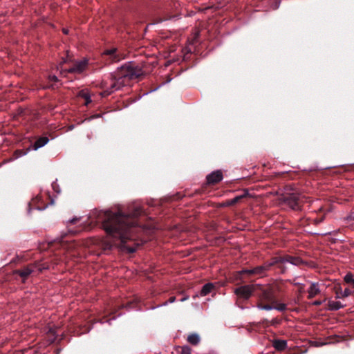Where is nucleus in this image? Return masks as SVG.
<instances>
[{
    "instance_id": "nucleus-7",
    "label": "nucleus",
    "mask_w": 354,
    "mask_h": 354,
    "mask_svg": "<svg viewBox=\"0 0 354 354\" xmlns=\"http://www.w3.org/2000/svg\"><path fill=\"white\" fill-rule=\"evenodd\" d=\"M37 263H30L22 269L15 270L12 272L13 275L17 274L21 278L22 283H25L29 276L35 271Z\"/></svg>"
},
{
    "instance_id": "nucleus-15",
    "label": "nucleus",
    "mask_w": 354,
    "mask_h": 354,
    "mask_svg": "<svg viewBox=\"0 0 354 354\" xmlns=\"http://www.w3.org/2000/svg\"><path fill=\"white\" fill-rule=\"evenodd\" d=\"M187 340L192 345L196 346L199 344L201 338L198 334L192 333L188 335Z\"/></svg>"
},
{
    "instance_id": "nucleus-4",
    "label": "nucleus",
    "mask_w": 354,
    "mask_h": 354,
    "mask_svg": "<svg viewBox=\"0 0 354 354\" xmlns=\"http://www.w3.org/2000/svg\"><path fill=\"white\" fill-rule=\"evenodd\" d=\"M290 263L293 265L298 266L303 263L301 258L298 257H292L288 254L283 256H277L272 257L270 261H266L263 265L257 266L251 270H245L243 272L248 274L261 275L268 271L272 266L277 265L279 268H283L282 265L284 263Z\"/></svg>"
},
{
    "instance_id": "nucleus-33",
    "label": "nucleus",
    "mask_w": 354,
    "mask_h": 354,
    "mask_svg": "<svg viewBox=\"0 0 354 354\" xmlns=\"http://www.w3.org/2000/svg\"><path fill=\"white\" fill-rule=\"evenodd\" d=\"M73 128H74V125H71V126H69V127H68V130H72V129H73Z\"/></svg>"
},
{
    "instance_id": "nucleus-25",
    "label": "nucleus",
    "mask_w": 354,
    "mask_h": 354,
    "mask_svg": "<svg viewBox=\"0 0 354 354\" xmlns=\"http://www.w3.org/2000/svg\"><path fill=\"white\" fill-rule=\"evenodd\" d=\"M48 80L50 82H58V78L56 75H49L48 77Z\"/></svg>"
},
{
    "instance_id": "nucleus-5",
    "label": "nucleus",
    "mask_w": 354,
    "mask_h": 354,
    "mask_svg": "<svg viewBox=\"0 0 354 354\" xmlns=\"http://www.w3.org/2000/svg\"><path fill=\"white\" fill-rule=\"evenodd\" d=\"M88 65V60L86 58H84L82 60L75 61L73 66L68 68H62V64H60L59 66H57V69L60 71V74L64 76H66L67 73L80 75L83 73L86 70Z\"/></svg>"
},
{
    "instance_id": "nucleus-9",
    "label": "nucleus",
    "mask_w": 354,
    "mask_h": 354,
    "mask_svg": "<svg viewBox=\"0 0 354 354\" xmlns=\"http://www.w3.org/2000/svg\"><path fill=\"white\" fill-rule=\"evenodd\" d=\"M223 178V172L221 170H216L206 176L207 184L216 185Z\"/></svg>"
},
{
    "instance_id": "nucleus-19",
    "label": "nucleus",
    "mask_w": 354,
    "mask_h": 354,
    "mask_svg": "<svg viewBox=\"0 0 354 354\" xmlns=\"http://www.w3.org/2000/svg\"><path fill=\"white\" fill-rule=\"evenodd\" d=\"M79 96L84 98L85 100L84 104L87 106L88 104L91 102V95H89L88 91L82 90L79 93Z\"/></svg>"
},
{
    "instance_id": "nucleus-3",
    "label": "nucleus",
    "mask_w": 354,
    "mask_h": 354,
    "mask_svg": "<svg viewBox=\"0 0 354 354\" xmlns=\"http://www.w3.org/2000/svg\"><path fill=\"white\" fill-rule=\"evenodd\" d=\"M118 73L117 75L109 74L103 77L100 84V87L103 89L100 93L102 97L119 90L128 84L131 80L139 77L142 75V71L135 63L130 62L122 66Z\"/></svg>"
},
{
    "instance_id": "nucleus-22",
    "label": "nucleus",
    "mask_w": 354,
    "mask_h": 354,
    "mask_svg": "<svg viewBox=\"0 0 354 354\" xmlns=\"http://www.w3.org/2000/svg\"><path fill=\"white\" fill-rule=\"evenodd\" d=\"M352 293L351 290H350L348 288H346L344 291L342 295H339V293L337 292V298H344L346 297H348Z\"/></svg>"
},
{
    "instance_id": "nucleus-34",
    "label": "nucleus",
    "mask_w": 354,
    "mask_h": 354,
    "mask_svg": "<svg viewBox=\"0 0 354 354\" xmlns=\"http://www.w3.org/2000/svg\"><path fill=\"white\" fill-rule=\"evenodd\" d=\"M341 241V240L340 239H335L333 242L335 243L336 241Z\"/></svg>"
},
{
    "instance_id": "nucleus-13",
    "label": "nucleus",
    "mask_w": 354,
    "mask_h": 354,
    "mask_svg": "<svg viewBox=\"0 0 354 354\" xmlns=\"http://www.w3.org/2000/svg\"><path fill=\"white\" fill-rule=\"evenodd\" d=\"M49 141L48 137L44 136L39 138L33 144V149L37 150L45 146Z\"/></svg>"
},
{
    "instance_id": "nucleus-18",
    "label": "nucleus",
    "mask_w": 354,
    "mask_h": 354,
    "mask_svg": "<svg viewBox=\"0 0 354 354\" xmlns=\"http://www.w3.org/2000/svg\"><path fill=\"white\" fill-rule=\"evenodd\" d=\"M343 307L344 306L339 301H329L328 303V308L330 310H337Z\"/></svg>"
},
{
    "instance_id": "nucleus-14",
    "label": "nucleus",
    "mask_w": 354,
    "mask_h": 354,
    "mask_svg": "<svg viewBox=\"0 0 354 354\" xmlns=\"http://www.w3.org/2000/svg\"><path fill=\"white\" fill-rule=\"evenodd\" d=\"M308 299H312L314 297H315L317 295L319 294L320 290L318 288L317 283H313L310 285V286L308 290Z\"/></svg>"
},
{
    "instance_id": "nucleus-28",
    "label": "nucleus",
    "mask_w": 354,
    "mask_h": 354,
    "mask_svg": "<svg viewBox=\"0 0 354 354\" xmlns=\"http://www.w3.org/2000/svg\"><path fill=\"white\" fill-rule=\"evenodd\" d=\"M80 218H77V217H75L71 220H69L68 221V223H70V224H73L75 223L77 221H78Z\"/></svg>"
},
{
    "instance_id": "nucleus-6",
    "label": "nucleus",
    "mask_w": 354,
    "mask_h": 354,
    "mask_svg": "<svg viewBox=\"0 0 354 354\" xmlns=\"http://www.w3.org/2000/svg\"><path fill=\"white\" fill-rule=\"evenodd\" d=\"M102 55L109 64L116 63L125 58V55L117 48L104 50Z\"/></svg>"
},
{
    "instance_id": "nucleus-12",
    "label": "nucleus",
    "mask_w": 354,
    "mask_h": 354,
    "mask_svg": "<svg viewBox=\"0 0 354 354\" xmlns=\"http://www.w3.org/2000/svg\"><path fill=\"white\" fill-rule=\"evenodd\" d=\"M273 347L278 351H283L287 348V341L282 339H274L272 342Z\"/></svg>"
},
{
    "instance_id": "nucleus-17",
    "label": "nucleus",
    "mask_w": 354,
    "mask_h": 354,
    "mask_svg": "<svg viewBox=\"0 0 354 354\" xmlns=\"http://www.w3.org/2000/svg\"><path fill=\"white\" fill-rule=\"evenodd\" d=\"M245 195H240L234 197L232 199L227 200L225 203H223L222 205H221V207H226V206H231L234 205L236 203H238L241 199H242Z\"/></svg>"
},
{
    "instance_id": "nucleus-32",
    "label": "nucleus",
    "mask_w": 354,
    "mask_h": 354,
    "mask_svg": "<svg viewBox=\"0 0 354 354\" xmlns=\"http://www.w3.org/2000/svg\"><path fill=\"white\" fill-rule=\"evenodd\" d=\"M62 31L65 35H67L68 33V30L66 28H63Z\"/></svg>"
},
{
    "instance_id": "nucleus-21",
    "label": "nucleus",
    "mask_w": 354,
    "mask_h": 354,
    "mask_svg": "<svg viewBox=\"0 0 354 354\" xmlns=\"http://www.w3.org/2000/svg\"><path fill=\"white\" fill-rule=\"evenodd\" d=\"M191 348L188 346H178L176 351L180 354H191Z\"/></svg>"
},
{
    "instance_id": "nucleus-16",
    "label": "nucleus",
    "mask_w": 354,
    "mask_h": 354,
    "mask_svg": "<svg viewBox=\"0 0 354 354\" xmlns=\"http://www.w3.org/2000/svg\"><path fill=\"white\" fill-rule=\"evenodd\" d=\"M214 288V285L212 283H207L205 284L201 290V296H205L210 293L212 290Z\"/></svg>"
},
{
    "instance_id": "nucleus-31",
    "label": "nucleus",
    "mask_w": 354,
    "mask_h": 354,
    "mask_svg": "<svg viewBox=\"0 0 354 354\" xmlns=\"http://www.w3.org/2000/svg\"><path fill=\"white\" fill-rule=\"evenodd\" d=\"M176 300V297H171L169 299V303H173Z\"/></svg>"
},
{
    "instance_id": "nucleus-35",
    "label": "nucleus",
    "mask_w": 354,
    "mask_h": 354,
    "mask_svg": "<svg viewBox=\"0 0 354 354\" xmlns=\"http://www.w3.org/2000/svg\"><path fill=\"white\" fill-rule=\"evenodd\" d=\"M351 283L353 284V288H354V279H353V281H352V283Z\"/></svg>"
},
{
    "instance_id": "nucleus-24",
    "label": "nucleus",
    "mask_w": 354,
    "mask_h": 354,
    "mask_svg": "<svg viewBox=\"0 0 354 354\" xmlns=\"http://www.w3.org/2000/svg\"><path fill=\"white\" fill-rule=\"evenodd\" d=\"M353 277L352 275V274L351 273H348L345 277H344V281L347 283H351L352 281H353Z\"/></svg>"
},
{
    "instance_id": "nucleus-10",
    "label": "nucleus",
    "mask_w": 354,
    "mask_h": 354,
    "mask_svg": "<svg viewBox=\"0 0 354 354\" xmlns=\"http://www.w3.org/2000/svg\"><path fill=\"white\" fill-rule=\"evenodd\" d=\"M80 231V230L73 231L71 230H68L67 232L62 233V234L59 237H57L54 240H53L51 241H48L47 243H48V244H50V243H72L71 241H69V240L64 241V239L65 237H66L67 236L73 235Z\"/></svg>"
},
{
    "instance_id": "nucleus-2",
    "label": "nucleus",
    "mask_w": 354,
    "mask_h": 354,
    "mask_svg": "<svg viewBox=\"0 0 354 354\" xmlns=\"http://www.w3.org/2000/svg\"><path fill=\"white\" fill-rule=\"evenodd\" d=\"M236 295L244 299H248L253 293L257 297V307L259 309L270 310L276 309L283 312L286 310L285 304L279 303L277 297L278 288L275 286H242L235 289Z\"/></svg>"
},
{
    "instance_id": "nucleus-30",
    "label": "nucleus",
    "mask_w": 354,
    "mask_h": 354,
    "mask_svg": "<svg viewBox=\"0 0 354 354\" xmlns=\"http://www.w3.org/2000/svg\"><path fill=\"white\" fill-rule=\"evenodd\" d=\"M347 220L354 221V213H351L348 217Z\"/></svg>"
},
{
    "instance_id": "nucleus-20",
    "label": "nucleus",
    "mask_w": 354,
    "mask_h": 354,
    "mask_svg": "<svg viewBox=\"0 0 354 354\" xmlns=\"http://www.w3.org/2000/svg\"><path fill=\"white\" fill-rule=\"evenodd\" d=\"M47 334L48 337V340L50 342V343L55 342L58 336V335L57 334L56 329L50 328Z\"/></svg>"
},
{
    "instance_id": "nucleus-26",
    "label": "nucleus",
    "mask_w": 354,
    "mask_h": 354,
    "mask_svg": "<svg viewBox=\"0 0 354 354\" xmlns=\"http://www.w3.org/2000/svg\"><path fill=\"white\" fill-rule=\"evenodd\" d=\"M337 292L339 293V295H341L343 293V291H342V288L340 286L337 288L336 290H335L336 297H337Z\"/></svg>"
},
{
    "instance_id": "nucleus-1",
    "label": "nucleus",
    "mask_w": 354,
    "mask_h": 354,
    "mask_svg": "<svg viewBox=\"0 0 354 354\" xmlns=\"http://www.w3.org/2000/svg\"><path fill=\"white\" fill-rule=\"evenodd\" d=\"M142 212L137 207L131 214H123L120 211L113 213L110 211L100 212L102 225L105 232L113 237L121 240V243L127 241H134V233L138 230L137 217Z\"/></svg>"
},
{
    "instance_id": "nucleus-8",
    "label": "nucleus",
    "mask_w": 354,
    "mask_h": 354,
    "mask_svg": "<svg viewBox=\"0 0 354 354\" xmlns=\"http://www.w3.org/2000/svg\"><path fill=\"white\" fill-rule=\"evenodd\" d=\"M284 203L292 209L300 208V196L298 194L292 193L284 197Z\"/></svg>"
},
{
    "instance_id": "nucleus-27",
    "label": "nucleus",
    "mask_w": 354,
    "mask_h": 354,
    "mask_svg": "<svg viewBox=\"0 0 354 354\" xmlns=\"http://www.w3.org/2000/svg\"><path fill=\"white\" fill-rule=\"evenodd\" d=\"M37 264V266L35 268V270H38L39 272H42L44 269H45L44 267L41 266L39 263H36Z\"/></svg>"
},
{
    "instance_id": "nucleus-23",
    "label": "nucleus",
    "mask_w": 354,
    "mask_h": 354,
    "mask_svg": "<svg viewBox=\"0 0 354 354\" xmlns=\"http://www.w3.org/2000/svg\"><path fill=\"white\" fill-rule=\"evenodd\" d=\"M263 323L266 324V326H268L269 324L276 325L279 323V320L277 318H274L270 322L268 319H264Z\"/></svg>"
},
{
    "instance_id": "nucleus-29",
    "label": "nucleus",
    "mask_w": 354,
    "mask_h": 354,
    "mask_svg": "<svg viewBox=\"0 0 354 354\" xmlns=\"http://www.w3.org/2000/svg\"><path fill=\"white\" fill-rule=\"evenodd\" d=\"M322 304V301L316 300L313 303V305L318 306H320Z\"/></svg>"
},
{
    "instance_id": "nucleus-11",
    "label": "nucleus",
    "mask_w": 354,
    "mask_h": 354,
    "mask_svg": "<svg viewBox=\"0 0 354 354\" xmlns=\"http://www.w3.org/2000/svg\"><path fill=\"white\" fill-rule=\"evenodd\" d=\"M111 250L113 246H115L118 250L122 253L133 254L137 250V247H131L129 245H106Z\"/></svg>"
}]
</instances>
